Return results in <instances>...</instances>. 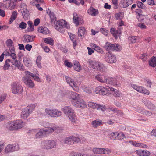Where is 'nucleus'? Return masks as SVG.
I'll return each instance as SVG.
<instances>
[{
    "label": "nucleus",
    "instance_id": "obj_1",
    "mask_svg": "<svg viewBox=\"0 0 156 156\" xmlns=\"http://www.w3.org/2000/svg\"><path fill=\"white\" fill-rule=\"evenodd\" d=\"M58 128L57 126H54L52 127H49L48 129H37L35 137L36 138H40L48 136L58 129Z\"/></svg>",
    "mask_w": 156,
    "mask_h": 156
},
{
    "label": "nucleus",
    "instance_id": "obj_2",
    "mask_svg": "<svg viewBox=\"0 0 156 156\" xmlns=\"http://www.w3.org/2000/svg\"><path fill=\"white\" fill-rule=\"evenodd\" d=\"M62 111L66 116H68L72 123H74L76 121V118L74 110L69 106H65L62 109Z\"/></svg>",
    "mask_w": 156,
    "mask_h": 156
},
{
    "label": "nucleus",
    "instance_id": "obj_3",
    "mask_svg": "<svg viewBox=\"0 0 156 156\" xmlns=\"http://www.w3.org/2000/svg\"><path fill=\"white\" fill-rule=\"evenodd\" d=\"M54 27L55 29L61 33L65 31L64 28L69 29L70 28L69 24L65 20H61L58 21L55 20L54 21Z\"/></svg>",
    "mask_w": 156,
    "mask_h": 156
},
{
    "label": "nucleus",
    "instance_id": "obj_4",
    "mask_svg": "<svg viewBox=\"0 0 156 156\" xmlns=\"http://www.w3.org/2000/svg\"><path fill=\"white\" fill-rule=\"evenodd\" d=\"M57 146V142L56 141L52 140H46L42 141L40 144L41 148L49 150L55 148Z\"/></svg>",
    "mask_w": 156,
    "mask_h": 156
},
{
    "label": "nucleus",
    "instance_id": "obj_5",
    "mask_svg": "<svg viewBox=\"0 0 156 156\" xmlns=\"http://www.w3.org/2000/svg\"><path fill=\"white\" fill-rule=\"evenodd\" d=\"M104 48L108 51H119L121 49V46L117 44H111L110 43H106Z\"/></svg>",
    "mask_w": 156,
    "mask_h": 156
},
{
    "label": "nucleus",
    "instance_id": "obj_6",
    "mask_svg": "<svg viewBox=\"0 0 156 156\" xmlns=\"http://www.w3.org/2000/svg\"><path fill=\"white\" fill-rule=\"evenodd\" d=\"M11 86V91L13 94H20L23 92V87L20 83L14 82Z\"/></svg>",
    "mask_w": 156,
    "mask_h": 156
},
{
    "label": "nucleus",
    "instance_id": "obj_7",
    "mask_svg": "<svg viewBox=\"0 0 156 156\" xmlns=\"http://www.w3.org/2000/svg\"><path fill=\"white\" fill-rule=\"evenodd\" d=\"M65 79L66 82L76 92L79 91V89L78 86V82L74 81L73 79L68 76H66Z\"/></svg>",
    "mask_w": 156,
    "mask_h": 156
},
{
    "label": "nucleus",
    "instance_id": "obj_8",
    "mask_svg": "<svg viewBox=\"0 0 156 156\" xmlns=\"http://www.w3.org/2000/svg\"><path fill=\"white\" fill-rule=\"evenodd\" d=\"M45 112L47 114L52 117H59L62 114V112L56 109H46Z\"/></svg>",
    "mask_w": 156,
    "mask_h": 156
},
{
    "label": "nucleus",
    "instance_id": "obj_9",
    "mask_svg": "<svg viewBox=\"0 0 156 156\" xmlns=\"http://www.w3.org/2000/svg\"><path fill=\"white\" fill-rule=\"evenodd\" d=\"M87 105L91 108L93 109H97L98 110H101L105 111L106 109V106L103 105H100L92 101L88 102Z\"/></svg>",
    "mask_w": 156,
    "mask_h": 156
},
{
    "label": "nucleus",
    "instance_id": "obj_10",
    "mask_svg": "<svg viewBox=\"0 0 156 156\" xmlns=\"http://www.w3.org/2000/svg\"><path fill=\"white\" fill-rule=\"evenodd\" d=\"M110 87H106L102 86H99L95 89L96 93L101 95H105L110 91Z\"/></svg>",
    "mask_w": 156,
    "mask_h": 156
},
{
    "label": "nucleus",
    "instance_id": "obj_11",
    "mask_svg": "<svg viewBox=\"0 0 156 156\" xmlns=\"http://www.w3.org/2000/svg\"><path fill=\"white\" fill-rule=\"evenodd\" d=\"M72 104L75 107L84 108H86L87 105L85 101L82 99H78L76 101H72Z\"/></svg>",
    "mask_w": 156,
    "mask_h": 156
},
{
    "label": "nucleus",
    "instance_id": "obj_12",
    "mask_svg": "<svg viewBox=\"0 0 156 156\" xmlns=\"http://www.w3.org/2000/svg\"><path fill=\"white\" fill-rule=\"evenodd\" d=\"M30 77L26 76L23 77L22 80L27 86L29 88H32L34 87L35 84L33 81L30 78Z\"/></svg>",
    "mask_w": 156,
    "mask_h": 156
},
{
    "label": "nucleus",
    "instance_id": "obj_13",
    "mask_svg": "<svg viewBox=\"0 0 156 156\" xmlns=\"http://www.w3.org/2000/svg\"><path fill=\"white\" fill-rule=\"evenodd\" d=\"M67 96L68 98L71 100V102L72 104V101H76V100L80 98V95L72 91H69L67 93Z\"/></svg>",
    "mask_w": 156,
    "mask_h": 156
},
{
    "label": "nucleus",
    "instance_id": "obj_14",
    "mask_svg": "<svg viewBox=\"0 0 156 156\" xmlns=\"http://www.w3.org/2000/svg\"><path fill=\"white\" fill-rule=\"evenodd\" d=\"M87 63L89 65V66L92 68L97 70L99 68L100 62L94 60H89L87 61Z\"/></svg>",
    "mask_w": 156,
    "mask_h": 156
},
{
    "label": "nucleus",
    "instance_id": "obj_15",
    "mask_svg": "<svg viewBox=\"0 0 156 156\" xmlns=\"http://www.w3.org/2000/svg\"><path fill=\"white\" fill-rule=\"evenodd\" d=\"M105 83L107 84H111L114 86L119 85L120 84L117 82V79L112 77H105Z\"/></svg>",
    "mask_w": 156,
    "mask_h": 156
},
{
    "label": "nucleus",
    "instance_id": "obj_16",
    "mask_svg": "<svg viewBox=\"0 0 156 156\" xmlns=\"http://www.w3.org/2000/svg\"><path fill=\"white\" fill-rule=\"evenodd\" d=\"M20 7L23 16L25 19L27 18L29 16V13L26 5L24 3H22Z\"/></svg>",
    "mask_w": 156,
    "mask_h": 156
},
{
    "label": "nucleus",
    "instance_id": "obj_17",
    "mask_svg": "<svg viewBox=\"0 0 156 156\" xmlns=\"http://www.w3.org/2000/svg\"><path fill=\"white\" fill-rule=\"evenodd\" d=\"M135 152L139 156H149L151 154L149 151L146 150L139 149L136 150Z\"/></svg>",
    "mask_w": 156,
    "mask_h": 156
},
{
    "label": "nucleus",
    "instance_id": "obj_18",
    "mask_svg": "<svg viewBox=\"0 0 156 156\" xmlns=\"http://www.w3.org/2000/svg\"><path fill=\"white\" fill-rule=\"evenodd\" d=\"M137 111L144 115L147 116V117H151L152 115V113L148 111H147L144 109L142 108L138 107L137 108Z\"/></svg>",
    "mask_w": 156,
    "mask_h": 156
},
{
    "label": "nucleus",
    "instance_id": "obj_19",
    "mask_svg": "<svg viewBox=\"0 0 156 156\" xmlns=\"http://www.w3.org/2000/svg\"><path fill=\"white\" fill-rule=\"evenodd\" d=\"M127 143H130L131 144L139 147L144 148H147V146L146 144L142 143H137L135 141H127Z\"/></svg>",
    "mask_w": 156,
    "mask_h": 156
},
{
    "label": "nucleus",
    "instance_id": "obj_20",
    "mask_svg": "<svg viewBox=\"0 0 156 156\" xmlns=\"http://www.w3.org/2000/svg\"><path fill=\"white\" fill-rule=\"evenodd\" d=\"M25 73L26 76H30L33 77L34 80L37 82H41L40 79L38 76L34 75L30 72L28 71H26L25 72Z\"/></svg>",
    "mask_w": 156,
    "mask_h": 156
},
{
    "label": "nucleus",
    "instance_id": "obj_21",
    "mask_svg": "<svg viewBox=\"0 0 156 156\" xmlns=\"http://www.w3.org/2000/svg\"><path fill=\"white\" fill-rule=\"evenodd\" d=\"M87 13L92 16H95L98 14V10L93 7H90L87 10Z\"/></svg>",
    "mask_w": 156,
    "mask_h": 156
},
{
    "label": "nucleus",
    "instance_id": "obj_22",
    "mask_svg": "<svg viewBox=\"0 0 156 156\" xmlns=\"http://www.w3.org/2000/svg\"><path fill=\"white\" fill-rule=\"evenodd\" d=\"M132 0H121L120 5L123 8H126L132 3Z\"/></svg>",
    "mask_w": 156,
    "mask_h": 156
},
{
    "label": "nucleus",
    "instance_id": "obj_23",
    "mask_svg": "<svg viewBox=\"0 0 156 156\" xmlns=\"http://www.w3.org/2000/svg\"><path fill=\"white\" fill-rule=\"evenodd\" d=\"M35 37V36H33L25 35L23 37V39L24 42L28 43L33 41Z\"/></svg>",
    "mask_w": 156,
    "mask_h": 156
},
{
    "label": "nucleus",
    "instance_id": "obj_24",
    "mask_svg": "<svg viewBox=\"0 0 156 156\" xmlns=\"http://www.w3.org/2000/svg\"><path fill=\"white\" fill-rule=\"evenodd\" d=\"M106 60L108 62L112 63L116 62V59L115 56L110 54L109 55L106 57Z\"/></svg>",
    "mask_w": 156,
    "mask_h": 156
},
{
    "label": "nucleus",
    "instance_id": "obj_25",
    "mask_svg": "<svg viewBox=\"0 0 156 156\" xmlns=\"http://www.w3.org/2000/svg\"><path fill=\"white\" fill-rule=\"evenodd\" d=\"M73 17L74 23L76 26H78L79 25V22L80 21H82V23H83L82 19L79 17L77 14L76 13H74Z\"/></svg>",
    "mask_w": 156,
    "mask_h": 156
},
{
    "label": "nucleus",
    "instance_id": "obj_26",
    "mask_svg": "<svg viewBox=\"0 0 156 156\" xmlns=\"http://www.w3.org/2000/svg\"><path fill=\"white\" fill-rule=\"evenodd\" d=\"M144 103L148 108L151 110H154L156 108L155 105L149 101L146 100L144 101Z\"/></svg>",
    "mask_w": 156,
    "mask_h": 156
},
{
    "label": "nucleus",
    "instance_id": "obj_27",
    "mask_svg": "<svg viewBox=\"0 0 156 156\" xmlns=\"http://www.w3.org/2000/svg\"><path fill=\"white\" fill-rule=\"evenodd\" d=\"M30 113L26 108L23 109L21 112L20 116L23 119H26L30 115Z\"/></svg>",
    "mask_w": 156,
    "mask_h": 156
},
{
    "label": "nucleus",
    "instance_id": "obj_28",
    "mask_svg": "<svg viewBox=\"0 0 156 156\" xmlns=\"http://www.w3.org/2000/svg\"><path fill=\"white\" fill-rule=\"evenodd\" d=\"M85 32L86 30L84 27H80L78 32V37L82 39L84 37Z\"/></svg>",
    "mask_w": 156,
    "mask_h": 156
},
{
    "label": "nucleus",
    "instance_id": "obj_29",
    "mask_svg": "<svg viewBox=\"0 0 156 156\" xmlns=\"http://www.w3.org/2000/svg\"><path fill=\"white\" fill-rule=\"evenodd\" d=\"M103 122L100 120H96L92 122L91 125L94 128H96L103 124Z\"/></svg>",
    "mask_w": 156,
    "mask_h": 156
},
{
    "label": "nucleus",
    "instance_id": "obj_30",
    "mask_svg": "<svg viewBox=\"0 0 156 156\" xmlns=\"http://www.w3.org/2000/svg\"><path fill=\"white\" fill-rule=\"evenodd\" d=\"M105 76L102 74H98L95 76V78L97 80L102 83H105Z\"/></svg>",
    "mask_w": 156,
    "mask_h": 156
},
{
    "label": "nucleus",
    "instance_id": "obj_31",
    "mask_svg": "<svg viewBox=\"0 0 156 156\" xmlns=\"http://www.w3.org/2000/svg\"><path fill=\"white\" fill-rule=\"evenodd\" d=\"M38 31L41 33L44 34H47L49 33V31L48 29L46 27H44L42 26H39L37 29Z\"/></svg>",
    "mask_w": 156,
    "mask_h": 156
},
{
    "label": "nucleus",
    "instance_id": "obj_32",
    "mask_svg": "<svg viewBox=\"0 0 156 156\" xmlns=\"http://www.w3.org/2000/svg\"><path fill=\"white\" fill-rule=\"evenodd\" d=\"M73 67L74 69L77 71H80L81 70V66L78 61L74 60L73 61Z\"/></svg>",
    "mask_w": 156,
    "mask_h": 156
},
{
    "label": "nucleus",
    "instance_id": "obj_33",
    "mask_svg": "<svg viewBox=\"0 0 156 156\" xmlns=\"http://www.w3.org/2000/svg\"><path fill=\"white\" fill-rule=\"evenodd\" d=\"M15 122L16 129H20L24 126L23 122L21 120H17L15 121Z\"/></svg>",
    "mask_w": 156,
    "mask_h": 156
},
{
    "label": "nucleus",
    "instance_id": "obj_34",
    "mask_svg": "<svg viewBox=\"0 0 156 156\" xmlns=\"http://www.w3.org/2000/svg\"><path fill=\"white\" fill-rule=\"evenodd\" d=\"M149 64L150 66L152 67H154L156 66V57L153 56L149 61Z\"/></svg>",
    "mask_w": 156,
    "mask_h": 156
},
{
    "label": "nucleus",
    "instance_id": "obj_35",
    "mask_svg": "<svg viewBox=\"0 0 156 156\" xmlns=\"http://www.w3.org/2000/svg\"><path fill=\"white\" fill-rule=\"evenodd\" d=\"M13 65L17 67L18 69L20 70H23L24 69V67L23 64L21 63L18 62L17 60L15 61Z\"/></svg>",
    "mask_w": 156,
    "mask_h": 156
},
{
    "label": "nucleus",
    "instance_id": "obj_36",
    "mask_svg": "<svg viewBox=\"0 0 156 156\" xmlns=\"http://www.w3.org/2000/svg\"><path fill=\"white\" fill-rule=\"evenodd\" d=\"M23 62L24 64L27 67H30L32 66L31 60L26 57H24L23 58Z\"/></svg>",
    "mask_w": 156,
    "mask_h": 156
},
{
    "label": "nucleus",
    "instance_id": "obj_37",
    "mask_svg": "<svg viewBox=\"0 0 156 156\" xmlns=\"http://www.w3.org/2000/svg\"><path fill=\"white\" fill-rule=\"evenodd\" d=\"M91 47L95 51L99 52L102 53L103 51L102 49L99 46L94 44H91Z\"/></svg>",
    "mask_w": 156,
    "mask_h": 156
},
{
    "label": "nucleus",
    "instance_id": "obj_38",
    "mask_svg": "<svg viewBox=\"0 0 156 156\" xmlns=\"http://www.w3.org/2000/svg\"><path fill=\"white\" fill-rule=\"evenodd\" d=\"M69 34L70 36V39L73 43L74 47H75L77 45L76 38L75 35L71 33Z\"/></svg>",
    "mask_w": 156,
    "mask_h": 156
},
{
    "label": "nucleus",
    "instance_id": "obj_39",
    "mask_svg": "<svg viewBox=\"0 0 156 156\" xmlns=\"http://www.w3.org/2000/svg\"><path fill=\"white\" fill-rule=\"evenodd\" d=\"M17 13L16 11H15L12 12L9 22V24H11L16 19L17 17Z\"/></svg>",
    "mask_w": 156,
    "mask_h": 156
},
{
    "label": "nucleus",
    "instance_id": "obj_40",
    "mask_svg": "<svg viewBox=\"0 0 156 156\" xmlns=\"http://www.w3.org/2000/svg\"><path fill=\"white\" fill-rule=\"evenodd\" d=\"M64 142L66 144H73L72 136L66 138Z\"/></svg>",
    "mask_w": 156,
    "mask_h": 156
},
{
    "label": "nucleus",
    "instance_id": "obj_41",
    "mask_svg": "<svg viewBox=\"0 0 156 156\" xmlns=\"http://www.w3.org/2000/svg\"><path fill=\"white\" fill-rule=\"evenodd\" d=\"M102 148L95 147L93 149L92 151L95 154H102Z\"/></svg>",
    "mask_w": 156,
    "mask_h": 156
},
{
    "label": "nucleus",
    "instance_id": "obj_42",
    "mask_svg": "<svg viewBox=\"0 0 156 156\" xmlns=\"http://www.w3.org/2000/svg\"><path fill=\"white\" fill-rule=\"evenodd\" d=\"M36 107L35 105L34 104H30L25 108L27 109L30 114L32 111L35 109Z\"/></svg>",
    "mask_w": 156,
    "mask_h": 156
},
{
    "label": "nucleus",
    "instance_id": "obj_43",
    "mask_svg": "<svg viewBox=\"0 0 156 156\" xmlns=\"http://www.w3.org/2000/svg\"><path fill=\"white\" fill-rule=\"evenodd\" d=\"M44 41L47 44L52 46L54 44V40L50 37L44 38Z\"/></svg>",
    "mask_w": 156,
    "mask_h": 156
},
{
    "label": "nucleus",
    "instance_id": "obj_44",
    "mask_svg": "<svg viewBox=\"0 0 156 156\" xmlns=\"http://www.w3.org/2000/svg\"><path fill=\"white\" fill-rule=\"evenodd\" d=\"M110 32L115 39H117V38L118 34L119 33L120 34V32L119 33L118 31L117 30H116L115 29L113 28H111Z\"/></svg>",
    "mask_w": 156,
    "mask_h": 156
},
{
    "label": "nucleus",
    "instance_id": "obj_45",
    "mask_svg": "<svg viewBox=\"0 0 156 156\" xmlns=\"http://www.w3.org/2000/svg\"><path fill=\"white\" fill-rule=\"evenodd\" d=\"M42 59V57L40 55L38 56L37 58L36 63L37 66L39 68H42V66L41 64V61Z\"/></svg>",
    "mask_w": 156,
    "mask_h": 156
},
{
    "label": "nucleus",
    "instance_id": "obj_46",
    "mask_svg": "<svg viewBox=\"0 0 156 156\" xmlns=\"http://www.w3.org/2000/svg\"><path fill=\"white\" fill-rule=\"evenodd\" d=\"M125 137V136L123 133L117 132L116 134V140H121Z\"/></svg>",
    "mask_w": 156,
    "mask_h": 156
},
{
    "label": "nucleus",
    "instance_id": "obj_47",
    "mask_svg": "<svg viewBox=\"0 0 156 156\" xmlns=\"http://www.w3.org/2000/svg\"><path fill=\"white\" fill-rule=\"evenodd\" d=\"M107 69L106 67L104 64L100 63L97 70L102 72H105L107 70Z\"/></svg>",
    "mask_w": 156,
    "mask_h": 156
},
{
    "label": "nucleus",
    "instance_id": "obj_48",
    "mask_svg": "<svg viewBox=\"0 0 156 156\" xmlns=\"http://www.w3.org/2000/svg\"><path fill=\"white\" fill-rule=\"evenodd\" d=\"M69 156H88V155L85 154L72 152L70 154Z\"/></svg>",
    "mask_w": 156,
    "mask_h": 156
},
{
    "label": "nucleus",
    "instance_id": "obj_49",
    "mask_svg": "<svg viewBox=\"0 0 156 156\" xmlns=\"http://www.w3.org/2000/svg\"><path fill=\"white\" fill-rule=\"evenodd\" d=\"M110 91L114 92V95L115 97H119L120 96V94L119 92L116 89L112 87H110Z\"/></svg>",
    "mask_w": 156,
    "mask_h": 156
},
{
    "label": "nucleus",
    "instance_id": "obj_50",
    "mask_svg": "<svg viewBox=\"0 0 156 156\" xmlns=\"http://www.w3.org/2000/svg\"><path fill=\"white\" fill-rule=\"evenodd\" d=\"M82 88L84 92L90 94L92 93L91 89L85 85H83L82 87Z\"/></svg>",
    "mask_w": 156,
    "mask_h": 156
},
{
    "label": "nucleus",
    "instance_id": "obj_51",
    "mask_svg": "<svg viewBox=\"0 0 156 156\" xmlns=\"http://www.w3.org/2000/svg\"><path fill=\"white\" fill-rule=\"evenodd\" d=\"M12 145L8 144L5 147V152L6 153H8L10 152H13L12 150Z\"/></svg>",
    "mask_w": 156,
    "mask_h": 156
},
{
    "label": "nucleus",
    "instance_id": "obj_52",
    "mask_svg": "<svg viewBox=\"0 0 156 156\" xmlns=\"http://www.w3.org/2000/svg\"><path fill=\"white\" fill-rule=\"evenodd\" d=\"M123 17V14L122 12H119L116 13L115 15V20H121Z\"/></svg>",
    "mask_w": 156,
    "mask_h": 156
},
{
    "label": "nucleus",
    "instance_id": "obj_53",
    "mask_svg": "<svg viewBox=\"0 0 156 156\" xmlns=\"http://www.w3.org/2000/svg\"><path fill=\"white\" fill-rule=\"evenodd\" d=\"M10 61L9 59H8L6 60L3 67V69L4 70L8 69L9 67L10 66Z\"/></svg>",
    "mask_w": 156,
    "mask_h": 156
},
{
    "label": "nucleus",
    "instance_id": "obj_54",
    "mask_svg": "<svg viewBox=\"0 0 156 156\" xmlns=\"http://www.w3.org/2000/svg\"><path fill=\"white\" fill-rule=\"evenodd\" d=\"M140 91V93H141L144 95H149L150 94L149 91L142 87Z\"/></svg>",
    "mask_w": 156,
    "mask_h": 156
},
{
    "label": "nucleus",
    "instance_id": "obj_55",
    "mask_svg": "<svg viewBox=\"0 0 156 156\" xmlns=\"http://www.w3.org/2000/svg\"><path fill=\"white\" fill-rule=\"evenodd\" d=\"M131 87L133 89L139 93L140 92V91L142 87L141 86H138L134 84L131 85Z\"/></svg>",
    "mask_w": 156,
    "mask_h": 156
},
{
    "label": "nucleus",
    "instance_id": "obj_56",
    "mask_svg": "<svg viewBox=\"0 0 156 156\" xmlns=\"http://www.w3.org/2000/svg\"><path fill=\"white\" fill-rule=\"evenodd\" d=\"M41 1L40 0H35L33 1L35 3V5L37 8L38 9L39 11H41L43 10L42 8L40 7V5L38 4H37L36 3H39L41 2Z\"/></svg>",
    "mask_w": 156,
    "mask_h": 156
},
{
    "label": "nucleus",
    "instance_id": "obj_57",
    "mask_svg": "<svg viewBox=\"0 0 156 156\" xmlns=\"http://www.w3.org/2000/svg\"><path fill=\"white\" fill-rule=\"evenodd\" d=\"M138 38V37L137 36H132L129 37V42H130L131 43H135L136 42Z\"/></svg>",
    "mask_w": 156,
    "mask_h": 156
},
{
    "label": "nucleus",
    "instance_id": "obj_58",
    "mask_svg": "<svg viewBox=\"0 0 156 156\" xmlns=\"http://www.w3.org/2000/svg\"><path fill=\"white\" fill-rule=\"evenodd\" d=\"M117 132H114L111 133L109 135L110 137L112 139L116 140V134Z\"/></svg>",
    "mask_w": 156,
    "mask_h": 156
},
{
    "label": "nucleus",
    "instance_id": "obj_59",
    "mask_svg": "<svg viewBox=\"0 0 156 156\" xmlns=\"http://www.w3.org/2000/svg\"><path fill=\"white\" fill-rule=\"evenodd\" d=\"M7 128L9 130H15L11 122L8 123L6 125Z\"/></svg>",
    "mask_w": 156,
    "mask_h": 156
},
{
    "label": "nucleus",
    "instance_id": "obj_60",
    "mask_svg": "<svg viewBox=\"0 0 156 156\" xmlns=\"http://www.w3.org/2000/svg\"><path fill=\"white\" fill-rule=\"evenodd\" d=\"M102 154H107L111 152V150L108 148H102Z\"/></svg>",
    "mask_w": 156,
    "mask_h": 156
},
{
    "label": "nucleus",
    "instance_id": "obj_61",
    "mask_svg": "<svg viewBox=\"0 0 156 156\" xmlns=\"http://www.w3.org/2000/svg\"><path fill=\"white\" fill-rule=\"evenodd\" d=\"M72 138L73 140V143L74 142L76 143H80L81 142V140L78 137H76L75 136H72Z\"/></svg>",
    "mask_w": 156,
    "mask_h": 156
},
{
    "label": "nucleus",
    "instance_id": "obj_62",
    "mask_svg": "<svg viewBox=\"0 0 156 156\" xmlns=\"http://www.w3.org/2000/svg\"><path fill=\"white\" fill-rule=\"evenodd\" d=\"M12 150L13 152L16 151L18 150L19 149V147L18 144H14L12 145Z\"/></svg>",
    "mask_w": 156,
    "mask_h": 156
},
{
    "label": "nucleus",
    "instance_id": "obj_63",
    "mask_svg": "<svg viewBox=\"0 0 156 156\" xmlns=\"http://www.w3.org/2000/svg\"><path fill=\"white\" fill-rule=\"evenodd\" d=\"M12 150L13 152L16 151L18 150L19 149V147L18 144H14L12 145Z\"/></svg>",
    "mask_w": 156,
    "mask_h": 156
},
{
    "label": "nucleus",
    "instance_id": "obj_64",
    "mask_svg": "<svg viewBox=\"0 0 156 156\" xmlns=\"http://www.w3.org/2000/svg\"><path fill=\"white\" fill-rule=\"evenodd\" d=\"M6 44L9 47L13 46L12 41L11 39H8L6 41Z\"/></svg>",
    "mask_w": 156,
    "mask_h": 156
}]
</instances>
